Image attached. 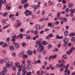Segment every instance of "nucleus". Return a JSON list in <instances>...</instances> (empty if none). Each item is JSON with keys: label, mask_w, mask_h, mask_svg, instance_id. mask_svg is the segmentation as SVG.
Segmentation results:
<instances>
[{"label": "nucleus", "mask_w": 75, "mask_h": 75, "mask_svg": "<svg viewBox=\"0 0 75 75\" xmlns=\"http://www.w3.org/2000/svg\"><path fill=\"white\" fill-rule=\"evenodd\" d=\"M44 46L42 45L39 46L38 48V51L39 52H42L44 50Z\"/></svg>", "instance_id": "f257e3e1"}, {"label": "nucleus", "mask_w": 75, "mask_h": 75, "mask_svg": "<svg viewBox=\"0 0 75 75\" xmlns=\"http://www.w3.org/2000/svg\"><path fill=\"white\" fill-rule=\"evenodd\" d=\"M70 17H73L74 14V12L75 11V9H73L72 8H71L70 9Z\"/></svg>", "instance_id": "f03ea898"}, {"label": "nucleus", "mask_w": 75, "mask_h": 75, "mask_svg": "<svg viewBox=\"0 0 75 75\" xmlns=\"http://www.w3.org/2000/svg\"><path fill=\"white\" fill-rule=\"evenodd\" d=\"M29 11H29L27 10L24 13L25 14H27V13H29L28 14L26 15V16H30V14H31V11H30L29 12Z\"/></svg>", "instance_id": "7ed1b4c3"}, {"label": "nucleus", "mask_w": 75, "mask_h": 75, "mask_svg": "<svg viewBox=\"0 0 75 75\" xmlns=\"http://www.w3.org/2000/svg\"><path fill=\"white\" fill-rule=\"evenodd\" d=\"M2 47L3 48H6V47H9V45H8L7 43H4L2 44Z\"/></svg>", "instance_id": "20e7f679"}, {"label": "nucleus", "mask_w": 75, "mask_h": 75, "mask_svg": "<svg viewBox=\"0 0 75 75\" xmlns=\"http://www.w3.org/2000/svg\"><path fill=\"white\" fill-rule=\"evenodd\" d=\"M27 54L28 55H31L33 54V52L31 51V50H29L27 52Z\"/></svg>", "instance_id": "39448f33"}, {"label": "nucleus", "mask_w": 75, "mask_h": 75, "mask_svg": "<svg viewBox=\"0 0 75 75\" xmlns=\"http://www.w3.org/2000/svg\"><path fill=\"white\" fill-rule=\"evenodd\" d=\"M68 73V75H69L70 74V70H68V69H66L64 71V72H65V73L66 72H67Z\"/></svg>", "instance_id": "423d86ee"}, {"label": "nucleus", "mask_w": 75, "mask_h": 75, "mask_svg": "<svg viewBox=\"0 0 75 75\" xmlns=\"http://www.w3.org/2000/svg\"><path fill=\"white\" fill-rule=\"evenodd\" d=\"M36 30H39L40 28H41V27L40 25L38 24L36 25Z\"/></svg>", "instance_id": "0eeeda50"}, {"label": "nucleus", "mask_w": 75, "mask_h": 75, "mask_svg": "<svg viewBox=\"0 0 75 75\" xmlns=\"http://www.w3.org/2000/svg\"><path fill=\"white\" fill-rule=\"evenodd\" d=\"M9 49L10 50H11V51H14V46L13 45L9 47Z\"/></svg>", "instance_id": "6e6552de"}, {"label": "nucleus", "mask_w": 75, "mask_h": 75, "mask_svg": "<svg viewBox=\"0 0 75 75\" xmlns=\"http://www.w3.org/2000/svg\"><path fill=\"white\" fill-rule=\"evenodd\" d=\"M36 44L37 45H40V46L42 45V43H40V41H37Z\"/></svg>", "instance_id": "1a4fd4ad"}, {"label": "nucleus", "mask_w": 75, "mask_h": 75, "mask_svg": "<svg viewBox=\"0 0 75 75\" xmlns=\"http://www.w3.org/2000/svg\"><path fill=\"white\" fill-rule=\"evenodd\" d=\"M73 4L72 3H70L69 4L68 6L69 8H71V7H73Z\"/></svg>", "instance_id": "9d476101"}, {"label": "nucleus", "mask_w": 75, "mask_h": 75, "mask_svg": "<svg viewBox=\"0 0 75 75\" xmlns=\"http://www.w3.org/2000/svg\"><path fill=\"white\" fill-rule=\"evenodd\" d=\"M28 0H22L21 2V4H24L27 2Z\"/></svg>", "instance_id": "9b49d317"}, {"label": "nucleus", "mask_w": 75, "mask_h": 75, "mask_svg": "<svg viewBox=\"0 0 75 75\" xmlns=\"http://www.w3.org/2000/svg\"><path fill=\"white\" fill-rule=\"evenodd\" d=\"M48 44V43L45 41H44L42 42V44L43 45H45L46 44Z\"/></svg>", "instance_id": "f8f14e48"}, {"label": "nucleus", "mask_w": 75, "mask_h": 75, "mask_svg": "<svg viewBox=\"0 0 75 75\" xmlns=\"http://www.w3.org/2000/svg\"><path fill=\"white\" fill-rule=\"evenodd\" d=\"M15 47L16 48H19V45L18 43H16L15 45Z\"/></svg>", "instance_id": "ddd939ff"}, {"label": "nucleus", "mask_w": 75, "mask_h": 75, "mask_svg": "<svg viewBox=\"0 0 75 75\" xmlns=\"http://www.w3.org/2000/svg\"><path fill=\"white\" fill-rule=\"evenodd\" d=\"M68 39L67 38L64 39L63 40V42H64L68 43Z\"/></svg>", "instance_id": "4468645a"}, {"label": "nucleus", "mask_w": 75, "mask_h": 75, "mask_svg": "<svg viewBox=\"0 0 75 75\" xmlns=\"http://www.w3.org/2000/svg\"><path fill=\"white\" fill-rule=\"evenodd\" d=\"M27 68L28 69H30L31 68V64H29L27 65Z\"/></svg>", "instance_id": "2eb2a0df"}, {"label": "nucleus", "mask_w": 75, "mask_h": 75, "mask_svg": "<svg viewBox=\"0 0 75 75\" xmlns=\"http://www.w3.org/2000/svg\"><path fill=\"white\" fill-rule=\"evenodd\" d=\"M4 61L6 64H8L9 62V60L8 59H5Z\"/></svg>", "instance_id": "dca6fc26"}, {"label": "nucleus", "mask_w": 75, "mask_h": 75, "mask_svg": "<svg viewBox=\"0 0 75 75\" xmlns=\"http://www.w3.org/2000/svg\"><path fill=\"white\" fill-rule=\"evenodd\" d=\"M24 52H21L20 53V54L19 55V56L20 57H22V56H23V55H24Z\"/></svg>", "instance_id": "f3484780"}, {"label": "nucleus", "mask_w": 75, "mask_h": 75, "mask_svg": "<svg viewBox=\"0 0 75 75\" xmlns=\"http://www.w3.org/2000/svg\"><path fill=\"white\" fill-rule=\"evenodd\" d=\"M33 33L35 35H37V34L38 33V32L37 30H35L34 31Z\"/></svg>", "instance_id": "a211bd4d"}, {"label": "nucleus", "mask_w": 75, "mask_h": 75, "mask_svg": "<svg viewBox=\"0 0 75 75\" xmlns=\"http://www.w3.org/2000/svg\"><path fill=\"white\" fill-rule=\"evenodd\" d=\"M3 72H7V68L6 67H4V69H3Z\"/></svg>", "instance_id": "6ab92c4d"}, {"label": "nucleus", "mask_w": 75, "mask_h": 75, "mask_svg": "<svg viewBox=\"0 0 75 75\" xmlns=\"http://www.w3.org/2000/svg\"><path fill=\"white\" fill-rule=\"evenodd\" d=\"M17 67L20 68V67H21L20 66V64L19 63H17L16 64Z\"/></svg>", "instance_id": "aec40b11"}, {"label": "nucleus", "mask_w": 75, "mask_h": 75, "mask_svg": "<svg viewBox=\"0 0 75 75\" xmlns=\"http://www.w3.org/2000/svg\"><path fill=\"white\" fill-rule=\"evenodd\" d=\"M28 6V4L26 3L24 5V8H25L26 7H27Z\"/></svg>", "instance_id": "412c9836"}, {"label": "nucleus", "mask_w": 75, "mask_h": 75, "mask_svg": "<svg viewBox=\"0 0 75 75\" xmlns=\"http://www.w3.org/2000/svg\"><path fill=\"white\" fill-rule=\"evenodd\" d=\"M26 39L27 40H28V39L30 40V39H31V37H30V36L28 35L27 36H26Z\"/></svg>", "instance_id": "4be33fe9"}, {"label": "nucleus", "mask_w": 75, "mask_h": 75, "mask_svg": "<svg viewBox=\"0 0 75 75\" xmlns=\"http://www.w3.org/2000/svg\"><path fill=\"white\" fill-rule=\"evenodd\" d=\"M63 58L64 59H66L67 58V55L66 54H64L63 56Z\"/></svg>", "instance_id": "5701e85b"}, {"label": "nucleus", "mask_w": 75, "mask_h": 75, "mask_svg": "<svg viewBox=\"0 0 75 75\" xmlns=\"http://www.w3.org/2000/svg\"><path fill=\"white\" fill-rule=\"evenodd\" d=\"M67 44H68V43L64 42V44H63L64 47H66L68 46Z\"/></svg>", "instance_id": "b1692460"}, {"label": "nucleus", "mask_w": 75, "mask_h": 75, "mask_svg": "<svg viewBox=\"0 0 75 75\" xmlns=\"http://www.w3.org/2000/svg\"><path fill=\"white\" fill-rule=\"evenodd\" d=\"M22 68H23V69H22V71H26V70H27V68H25V67H24Z\"/></svg>", "instance_id": "393cba45"}, {"label": "nucleus", "mask_w": 75, "mask_h": 75, "mask_svg": "<svg viewBox=\"0 0 75 75\" xmlns=\"http://www.w3.org/2000/svg\"><path fill=\"white\" fill-rule=\"evenodd\" d=\"M68 32L67 31H65L64 33V35H65V36H67L68 34Z\"/></svg>", "instance_id": "a878e982"}, {"label": "nucleus", "mask_w": 75, "mask_h": 75, "mask_svg": "<svg viewBox=\"0 0 75 75\" xmlns=\"http://www.w3.org/2000/svg\"><path fill=\"white\" fill-rule=\"evenodd\" d=\"M21 25V23H17V25H16V27L18 28L19 27H20V25Z\"/></svg>", "instance_id": "bb28decb"}, {"label": "nucleus", "mask_w": 75, "mask_h": 75, "mask_svg": "<svg viewBox=\"0 0 75 75\" xmlns=\"http://www.w3.org/2000/svg\"><path fill=\"white\" fill-rule=\"evenodd\" d=\"M27 57H28V56L26 54H25L23 56V58H27Z\"/></svg>", "instance_id": "cd10ccee"}, {"label": "nucleus", "mask_w": 75, "mask_h": 75, "mask_svg": "<svg viewBox=\"0 0 75 75\" xmlns=\"http://www.w3.org/2000/svg\"><path fill=\"white\" fill-rule=\"evenodd\" d=\"M22 75H25V74L27 73V71H22Z\"/></svg>", "instance_id": "c85d7f7f"}, {"label": "nucleus", "mask_w": 75, "mask_h": 75, "mask_svg": "<svg viewBox=\"0 0 75 75\" xmlns=\"http://www.w3.org/2000/svg\"><path fill=\"white\" fill-rule=\"evenodd\" d=\"M71 52H72L71 51V50H70L69 51L67 52V53L68 54V55H69L70 54H71Z\"/></svg>", "instance_id": "c756f323"}, {"label": "nucleus", "mask_w": 75, "mask_h": 75, "mask_svg": "<svg viewBox=\"0 0 75 75\" xmlns=\"http://www.w3.org/2000/svg\"><path fill=\"white\" fill-rule=\"evenodd\" d=\"M63 20L64 22H67V19L66 18H63Z\"/></svg>", "instance_id": "7c9ffc66"}, {"label": "nucleus", "mask_w": 75, "mask_h": 75, "mask_svg": "<svg viewBox=\"0 0 75 75\" xmlns=\"http://www.w3.org/2000/svg\"><path fill=\"white\" fill-rule=\"evenodd\" d=\"M4 59H0V62L1 64H3V62H4Z\"/></svg>", "instance_id": "2f4dec72"}, {"label": "nucleus", "mask_w": 75, "mask_h": 75, "mask_svg": "<svg viewBox=\"0 0 75 75\" xmlns=\"http://www.w3.org/2000/svg\"><path fill=\"white\" fill-rule=\"evenodd\" d=\"M65 68V66H64V67L62 68H61L59 70L60 71H62V70H63L64 68Z\"/></svg>", "instance_id": "473e14b6"}, {"label": "nucleus", "mask_w": 75, "mask_h": 75, "mask_svg": "<svg viewBox=\"0 0 75 75\" xmlns=\"http://www.w3.org/2000/svg\"><path fill=\"white\" fill-rule=\"evenodd\" d=\"M47 25L49 27H51L52 26V24L50 23H48Z\"/></svg>", "instance_id": "72a5a7b5"}, {"label": "nucleus", "mask_w": 75, "mask_h": 75, "mask_svg": "<svg viewBox=\"0 0 75 75\" xmlns=\"http://www.w3.org/2000/svg\"><path fill=\"white\" fill-rule=\"evenodd\" d=\"M12 55L13 57H15L16 55V53L15 52H13L12 53Z\"/></svg>", "instance_id": "f704fd0d"}, {"label": "nucleus", "mask_w": 75, "mask_h": 75, "mask_svg": "<svg viewBox=\"0 0 75 75\" xmlns=\"http://www.w3.org/2000/svg\"><path fill=\"white\" fill-rule=\"evenodd\" d=\"M71 40L73 42H74L75 41V38L73 37L72 38Z\"/></svg>", "instance_id": "c9c22d12"}, {"label": "nucleus", "mask_w": 75, "mask_h": 75, "mask_svg": "<svg viewBox=\"0 0 75 75\" xmlns=\"http://www.w3.org/2000/svg\"><path fill=\"white\" fill-rule=\"evenodd\" d=\"M60 14H61V13H60V12H58L57 15V17H60V15H59Z\"/></svg>", "instance_id": "e433bc0d"}, {"label": "nucleus", "mask_w": 75, "mask_h": 75, "mask_svg": "<svg viewBox=\"0 0 75 75\" xmlns=\"http://www.w3.org/2000/svg\"><path fill=\"white\" fill-rule=\"evenodd\" d=\"M23 46V47H24L26 45V43L24 42H23L22 43Z\"/></svg>", "instance_id": "4c0bfd02"}, {"label": "nucleus", "mask_w": 75, "mask_h": 75, "mask_svg": "<svg viewBox=\"0 0 75 75\" xmlns=\"http://www.w3.org/2000/svg\"><path fill=\"white\" fill-rule=\"evenodd\" d=\"M64 64L63 63H62L61 64V65H60V67H61V68L62 67V68H63V67H64V66H65V65H63Z\"/></svg>", "instance_id": "58836bf2"}, {"label": "nucleus", "mask_w": 75, "mask_h": 75, "mask_svg": "<svg viewBox=\"0 0 75 75\" xmlns=\"http://www.w3.org/2000/svg\"><path fill=\"white\" fill-rule=\"evenodd\" d=\"M52 47V45H48V48L49 49H51V48Z\"/></svg>", "instance_id": "ea45409f"}, {"label": "nucleus", "mask_w": 75, "mask_h": 75, "mask_svg": "<svg viewBox=\"0 0 75 75\" xmlns=\"http://www.w3.org/2000/svg\"><path fill=\"white\" fill-rule=\"evenodd\" d=\"M19 35L20 36V38H23V34L21 33Z\"/></svg>", "instance_id": "a19ab883"}, {"label": "nucleus", "mask_w": 75, "mask_h": 75, "mask_svg": "<svg viewBox=\"0 0 75 75\" xmlns=\"http://www.w3.org/2000/svg\"><path fill=\"white\" fill-rule=\"evenodd\" d=\"M31 75V72L29 71V72H28L26 74V75Z\"/></svg>", "instance_id": "79ce46f5"}, {"label": "nucleus", "mask_w": 75, "mask_h": 75, "mask_svg": "<svg viewBox=\"0 0 75 75\" xmlns=\"http://www.w3.org/2000/svg\"><path fill=\"white\" fill-rule=\"evenodd\" d=\"M9 41H10V38H7L6 39V42H8Z\"/></svg>", "instance_id": "37998d69"}, {"label": "nucleus", "mask_w": 75, "mask_h": 75, "mask_svg": "<svg viewBox=\"0 0 75 75\" xmlns=\"http://www.w3.org/2000/svg\"><path fill=\"white\" fill-rule=\"evenodd\" d=\"M8 14V13L7 12L3 14V16H4V17H6V16Z\"/></svg>", "instance_id": "c03bdc74"}, {"label": "nucleus", "mask_w": 75, "mask_h": 75, "mask_svg": "<svg viewBox=\"0 0 75 75\" xmlns=\"http://www.w3.org/2000/svg\"><path fill=\"white\" fill-rule=\"evenodd\" d=\"M19 68L18 69V71H19V72H20V71H21V66H20Z\"/></svg>", "instance_id": "a18cd8bd"}, {"label": "nucleus", "mask_w": 75, "mask_h": 75, "mask_svg": "<svg viewBox=\"0 0 75 75\" xmlns=\"http://www.w3.org/2000/svg\"><path fill=\"white\" fill-rule=\"evenodd\" d=\"M57 57V55H55L53 56H52V59H55L56 57Z\"/></svg>", "instance_id": "49530a36"}, {"label": "nucleus", "mask_w": 75, "mask_h": 75, "mask_svg": "<svg viewBox=\"0 0 75 75\" xmlns=\"http://www.w3.org/2000/svg\"><path fill=\"white\" fill-rule=\"evenodd\" d=\"M74 33H71L69 35L70 37H72L74 36Z\"/></svg>", "instance_id": "de8ad7c7"}, {"label": "nucleus", "mask_w": 75, "mask_h": 75, "mask_svg": "<svg viewBox=\"0 0 75 75\" xmlns=\"http://www.w3.org/2000/svg\"><path fill=\"white\" fill-rule=\"evenodd\" d=\"M13 16H14V14H11V15H10L9 16V18H12V17H13Z\"/></svg>", "instance_id": "09e8293b"}, {"label": "nucleus", "mask_w": 75, "mask_h": 75, "mask_svg": "<svg viewBox=\"0 0 75 75\" xmlns=\"http://www.w3.org/2000/svg\"><path fill=\"white\" fill-rule=\"evenodd\" d=\"M6 67L7 68H9V67H10V64L8 63L7 64H6Z\"/></svg>", "instance_id": "8fccbe9b"}, {"label": "nucleus", "mask_w": 75, "mask_h": 75, "mask_svg": "<svg viewBox=\"0 0 75 75\" xmlns=\"http://www.w3.org/2000/svg\"><path fill=\"white\" fill-rule=\"evenodd\" d=\"M56 67H57L58 68H59L60 67V64H57L56 66Z\"/></svg>", "instance_id": "3c124183"}, {"label": "nucleus", "mask_w": 75, "mask_h": 75, "mask_svg": "<svg viewBox=\"0 0 75 75\" xmlns=\"http://www.w3.org/2000/svg\"><path fill=\"white\" fill-rule=\"evenodd\" d=\"M13 65V63H12V62H11L10 63L9 66H10V67H12V66Z\"/></svg>", "instance_id": "603ef678"}, {"label": "nucleus", "mask_w": 75, "mask_h": 75, "mask_svg": "<svg viewBox=\"0 0 75 75\" xmlns=\"http://www.w3.org/2000/svg\"><path fill=\"white\" fill-rule=\"evenodd\" d=\"M25 64H22V66H21V68L22 67L23 68L24 67H25Z\"/></svg>", "instance_id": "864d4df0"}, {"label": "nucleus", "mask_w": 75, "mask_h": 75, "mask_svg": "<svg viewBox=\"0 0 75 75\" xmlns=\"http://www.w3.org/2000/svg\"><path fill=\"white\" fill-rule=\"evenodd\" d=\"M2 23H6V20H5L4 19H3L2 20Z\"/></svg>", "instance_id": "5fc2aeb1"}, {"label": "nucleus", "mask_w": 75, "mask_h": 75, "mask_svg": "<svg viewBox=\"0 0 75 75\" xmlns=\"http://www.w3.org/2000/svg\"><path fill=\"white\" fill-rule=\"evenodd\" d=\"M11 41H13V42H14V41H16V39L12 38L11 39Z\"/></svg>", "instance_id": "6e6d98bb"}, {"label": "nucleus", "mask_w": 75, "mask_h": 75, "mask_svg": "<svg viewBox=\"0 0 75 75\" xmlns=\"http://www.w3.org/2000/svg\"><path fill=\"white\" fill-rule=\"evenodd\" d=\"M59 23V21H56L55 23V24L56 25H58Z\"/></svg>", "instance_id": "4d7b16f0"}, {"label": "nucleus", "mask_w": 75, "mask_h": 75, "mask_svg": "<svg viewBox=\"0 0 75 75\" xmlns=\"http://www.w3.org/2000/svg\"><path fill=\"white\" fill-rule=\"evenodd\" d=\"M53 35L52 34V33H51L49 35V36L50 37H52L53 36Z\"/></svg>", "instance_id": "13d9d810"}, {"label": "nucleus", "mask_w": 75, "mask_h": 75, "mask_svg": "<svg viewBox=\"0 0 75 75\" xmlns=\"http://www.w3.org/2000/svg\"><path fill=\"white\" fill-rule=\"evenodd\" d=\"M38 59H41L42 56H41V55H40L38 56Z\"/></svg>", "instance_id": "bf43d9fd"}, {"label": "nucleus", "mask_w": 75, "mask_h": 75, "mask_svg": "<svg viewBox=\"0 0 75 75\" xmlns=\"http://www.w3.org/2000/svg\"><path fill=\"white\" fill-rule=\"evenodd\" d=\"M16 66H14L13 68V71H15V70H16Z\"/></svg>", "instance_id": "052dcab7"}, {"label": "nucleus", "mask_w": 75, "mask_h": 75, "mask_svg": "<svg viewBox=\"0 0 75 75\" xmlns=\"http://www.w3.org/2000/svg\"><path fill=\"white\" fill-rule=\"evenodd\" d=\"M31 61L30 60H28L27 61L28 64H31Z\"/></svg>", "instance_id": "680f3d73"}, {"label": "nucleus", "mask_w": 75, "mask_h": 75, "mask_svg": "<svg viewBox=\"0 0 75 75\" xmlns=\"http://www.w3.org/2000/svg\"><path fill=\"white\" fill-rule=\"evenodd\" d=\"M74 47H72L71 49L70 50H71V51H72H72H73V50H74Z\"/></svg>", "instance_id": "e2e57ef3"}, {"label": "nucleus", "mask_w": 75, "mask_h": 75, "mask_svg": "<svg viewBox=\"0 0 75 75\" xmlns=\"http://www.w3.org/2000/svg\"><path fill=\"white\" fill-rule=\"evenodd\" d=\"M57 6L59 7H61V4H58L57 5Z\"/></svg>", "instance_id": "0e129e2a"}, {"label": "nucleus", "mask_w": 75, "mask_h": 75, "mask_svg": "<svg viewBox=\"0 0 75 75\" xmlns=\"http://www.w3.org/2000/svg\"><path fill=\"white\" fill-rule=\"evenodd\" d=\"M62 38H63V36H59V40H60V39H62Z\"/></svg>", "instance_id": "69168bd1"}, {"label": "nucleus", "mask_w": 75, "mask_h": 75, "mask_svg": "<svg viewBox=\"0 0 75 75\" xmlns=\"http://www.w3.org/2000/svg\"><path fill=\"white\" fill-rule=\"evenodd\" d=\"M65 11H67V13L69 11V8H67L66 9H65Z\"/></svg>", "instance_id": "338daca9"}, {"label": "nucleus", "mask_w": 75, "mask_h": 75, "mask_svg": "<svg viewBox=\"0 0 75 75\" xmlns=\"http://www.w3.org/2000/svg\"><path fill=\"white\" fill-rule=\"evenodd\" d=\"M23 28H21L20 29V32H23Z\"/></svg>", "instance_id": "774afa93"}]
</instances>
